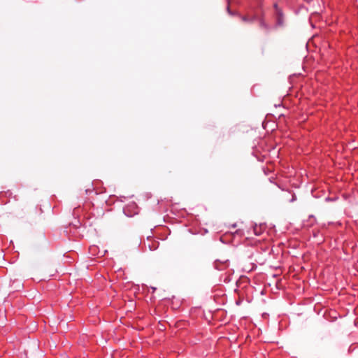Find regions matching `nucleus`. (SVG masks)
Masks as SVG:
<instances>
[{"instance_id": "f257e3e1", "label": "nucleus", "mask_w": 358, "mask_h": 358, "mask_svg": "<svg viewBox=\"0 0 358 358\" xmlns=\"http://www.w3.org/2000/svg\"><path fill=\"white\" fill-rule=\"evenodd\" d=\"M236 227V224L228 227V230L225 231V243L231 241L234 245H236L241 242L243 237L245 236V229L241 227L235 229Z\"/></svg>"}, {"instance_id": "f03ea898", "label": "nucleus", "mask_w": 358, "mask_h": 358, "mask_svg": "<svg viewBox=\"0 0 358 358\" xmlns=\"http://www.w3.org/2000/svg\"><path fill=\"white\" fill-rule=\"evenodd\" d=\"M265 229H266L265 224H255V225L252 226V231H253L254 234H255L256 236L262 235L264 233V231H265Z\"/></svg>"}, {"instance_id": "7ed1b4c3", "label": "nucleus", "mask_w": 358, "mask_h": 358, "mask_svg": "<svg viewBox=\"0 0 358 358\" xmlns=\"http://www.w3.org/2000/svg\"><path fill=\"white\" fill-rule=\"evenodd\" d=\"M223 264L224 263L219 261V260H216L215 262H214V267L217 269V270H219V271H221L222 269V266H223Z\"/></svg>"}, {"instance_id": "20e7f679", "label": "nucleus", "mask_w": 358, "mask_h": 358, "mask_svg": "<svg viewBox=\"0 0 358 358\" xmlns=\"http://www.w3.org/2000/svg\"><path fill=\"white\" fill-rule=\"evenodd\" d=\"M220 241L222 243H224V237H223V236H222H222H220Z\"/></svg>"}, {"instance_id": "39448f33", "label": "nucleus", "mask_w": 358, "mask_h": 358, "mask_svg": "<svg viewBox=\"0 0 358 358\" xmlns=\"http://www.w3.org/2000/svg\"><path fill=\"white\" fill-rule=\"evenodd\" d=\"M247 234L250 235V231L248 230H247Z\"/></svg>"}, {"instance_id": "423d86ee", "label": "nucleus", "mask_w": 358, "mask_h": 358, "mask_svg": "<svg viewBox=\"0 0 358 358\" xmlns=\"http://www.w3.org/2000/svg\"><path fill=\"white\" fill-rule=\"evenodd\" d=\"M224 264H225V268L227 266V261L224 262Z\"/></svg>"}]
</instances>
